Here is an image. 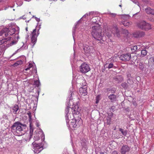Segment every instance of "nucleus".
<instances>
[{"label":"nucleus","mask_w":154,"mask_h":154,"mask_svg":"<svg viewBox=\"0 0 154 154\" xmlns=\"http://www.w3.org/2000/svg\"><path fill=\"white\" fill-rule=\"evenodd\" d=\"M146 13L149 14H151L154 15V9H152L150 8H148L145 9Z\"/></svg>","instance_id":"f3484780"},{"label":"nucleus","mask_w":154,"mask_h":154,"mask_svg":"<svg viewBox=\"0 0 154 154\" xmlns=\"http://www.w3.org/2000/svg\"><path fill=\"white\" fill-rule=\"evenodd\" d=\"M136 14H134V15H133V16H134Z\"/></svg>","instance_id":"5fc2aeb1"},{"label":"nucleus","mask_w":154,"mask_h":154,"mask_svg":"<svg viewBox=\"0 0 154 154\" xmlns=\"http://www.w3.org/2000/svg\"><path fill=\"white\" fill-rule=\"evenodd\" d=\"M115 107L114 106H113L111 107V109H112V111H113V110H114L115 109Z\"/></svg>","instance_id":"c03bdc74"},{"label":"nucleus","mask_w":154,"mask_h":154,"mask_svg":"<svg viewBox=\"0 0 154 154\" xmlns=\"http://www.w3.org/2000/svg\"><path fill=\"white\" fill-rule=\"evenodd\" d=\"M137 33V36H135L134 35V36L138 37H142L144 35V33L143 32H137L136 33Z\"/></svg>","instance_id":"b1692460"},{"label":"nucleus","mask_w":154,"mask_h":154,"mask_svg":"<svg viewBox=\"0 0 154 154\" xmlns=\"http://www.w3.org/2000/svg\"><path fill=\"white\" fill-rule=\"evenodd\" d=\"M150 59L152 60V61L154 63V57H151L150 58Z\"/></svg>","instance_id":"a19ab883"},{"label":"nucleus","mask_w":154,"mask_h":154,"mask_svg":"<svg viewBox=\"0 0 154 154\" xmlns=\"http://www.w3.org/2000/svg\"><path fill=\"white\" fill-rule=\"evenodd\" d=\"M34 85L37 87H38L40 85V82L37 80L35 81L34 83Z\"/></svg>","instance_id":"c85d7f7f"},{"label":"nucleus","mask_w":154,"mask_h":154,"mask_svg":"<svg viewBox=\"0 0 154 154\" xmlns=\"http://www.w3.org/2000/svg\"><path fill=\"white\" fill-rule=\"evenodd\" d=\"M132 1L133 3H135L137 5H139V3L138 2V1L136 0H132Z\"/></svg>","instance_id":"72a5a7b5"},{"label":"nucleus","mask_w":154,"mask_h":154,"mask_svg":"<svg viewBox=\"0 0 154 154\" xmlns=\"http://www.w3.org/2000/svg\"><path fill=\"white\" fill-rule=\"evenodd\" d=\"M112 33L115 34L117 36L119 37V31L117 26H114L112 28Z\"/></svg>","instance_id":"4468645a"},{"label":"nucleus","mask_w":154,"mask_h":154,"mask_svg":"<svg viewBox=\"0 0 154 154\" xmlns=\"http://www.w3.org/2000/svg\"><path fill=\"white\" fill-rule=\"evenodd\" d=\"M88 16V14H85V15H84L83 17H86L87 16Z\"/></svg>","instance_id":"09e8293b"},{"label":"nucleus","mask_w":154,"mask_h":154,"mask_svg":"<svg viewBox=\"0 0 154 154\" xmlns=\"http://www.w3.org/2000/svg\"><path fill=\"white\" fill-rule=\"evenodd\" d=\"M111 14L112 16V17H114L116 16V14L114 13H111Z\"/></svg>","instance_id":"4c0bfd02"},{"label":"nucleus","mask_w":154,"mask_h":154,"mask_svg":"<svg viewBox=\"0 0 154 154\" xmlns=\"http://www.w3.org/2000/svg\"><path fill=\"white\" fill-rule=\"evenodd\" d=\"M90 70L88 65L86 63H82L80 66V71L83 73H86Z\"/></svg>","instance_id":"6e6552de"},{"label":"nucleus","mask_w":154,"mask_h":154,"mask_svg":"<svg viewBox=\"0 0 154 154\" xmlns=\"http://www.w3.org/2000/svg\"><path fill=\"white\" fill-rule=\"evenodd\" d=\"M91 30L92 35L96 41H99V42L100 43H103L104 41V35L99 25L95 24L92 26Z\"/></svg>","instance_id":"f03ea898"},{"label":"nucleus","mask_w":154,"mask_h":154,"mask_svg":"<svg viewBox=\"0 0 154 154\" xmlns=\"http://www.w3.org/2000/svg\"><path fill=\"white\" fill-rule=\"evenodd\" d=\"M13 10L14 11L15 10L14 9H13Z\"/></svg>","instance_id":"bf43d9fd"},{"label":"nucleus","mask_w":154,"mask_h":154,"mask_svg":"<svg viewBox=\"0 0 154 154\" xmlns=\"http://www.w3.org/2000/svg\"><path fill=\"white\" fill-rule=\"evenodd\" d=\"M119 6H120V7H121V6H122L121 5H120Z\"/></svg>","instance_id":"6e6d98bb"},{"label":"nucleus","mask_w":154,"mask_h":154,"mask_svg":"<svg viewBox=\"0 0 154 154\" xmlns=\"http://www.w3.org/2000/svg\"><path fill=\"white\" fill-rule=\"evenodd\" d=\"M130 150V148L127 145H124L122 146L121 152L122 154H126V153Z\"/></svg>","instance_id":"9b49d317"},{"label":"nucleus","mask_w":154,"mask_h":154,"mask_svg":"<svg viewBox=\"0 0 154 154\" xmlns=\"http://www.w3.org/2000/svg\"><path fill=\"white\" fill-rule=\"evenodd\" d=\"M88 16V14H85V15H84L83 17H86L87 16Z\"/></svg>","instance_id":"de8ad7c7"},{"label":"nucleus","mask_w":154,"mask_h":154,"mask_svg":"<svg viewBox=\"0 0 154 154\" xmlns=\"http://www.w3.org/2000/svg\"><path fill=\"white\" fill-rule=\"evenodd\" d=\"M131 58V54L129 53L122 54L119 57V59L121 60L124 61H129Z\"/></svg>","instance_id":"9d476101"},{"label":"nucleus","mask_w":154,"mask_h":154,"mask_svg":"<svg viewBox=\"0 0 154 154\" xmlns=\"http://www.w3.org/2000/svg\"><path fill=\"white\" fill-rule=\"evenodd\" d=\"M2 1V0H0V2H1Z\"/></svg>","instance_id":"680f3d73"},{"label":"nucleus","mask_w":154,"mask_h":154,"mask_svg":"<svg viewBox=\"0 0 154 154\" xmlns=\"http://www.w3.org/2000/svg\"><path fill=\"white\" fill-rule=\"evenodd\" d=\"M36 126H37V127H38L39 126V124L38 123H36Z\"/></svg>","instance_id":"603ef678"},{"label":"nucleus","mask_w":154,"mask_h":154,"mask_svg":"<svg viewBox=\"0 0 154 154\" xmlns=\"http://www.w3.org/2000/svg\"><path fill=\"white\" fill-rule=\"evenodd\" d=\"M119 130L124 136H126L127 134V132L126 130L124 131L123 129L121 128H119Z\"/></svg>","instance_id":"393cba45"},{"label":"nucleus","mask_w":154,"mask_h":154,"mask_svg":"<svg viewBox=\"0 0 154 154\" xmlns=\"http://www.w3.org/2000/svg\"><path fill=\"white\" fill-rule=\"evenodd\" d=\"M142 45H137V46H132L131 47V50L132 51V52H134L136 51L139 50L140 47H142L143 46Z\"/></svg>","instance_id":"2eb2a0df"},{"label":"nucleus","mask_w":154,"mask_h":154,"mask_svg":"<svg viewBox=\"0 0 154 154\" xmlns=\"http://www.w3.org/2000/svg\"><path fill=\"white\" fill-rule=\"evenodd\" d=\"M112 154H117V152L116 151H114L113 152H112Z\"/></svg>","instance_id":"79ce46f5"},{"label":"nucleus","mask_w":154,"mask_h":154,"mask_svg":"<svg viewBox=\"0 0 154 154\" xmlns=\"http://www.w3.org/2000/svg\"><path fill=\"white\" fill-rule=\"evenodd\" d=\"M127 17H129V16H127Z\"/></svg>","instance_id":"4d7b16f0"},{"label":"nucleus","mask_w":154,"mask_h":154,"mask_svg":"<svg viewBox=\"0 0 154 154\" xmlns=\"http://www.w3.org/2000/svg\"><path fill=\"white\" fill-rule=\"evenodd\" d=\"M83 49L86 53H89L90 51V48L88 45L84 46L83 47Z\"/></svg>","instance_id":"6ab92c4d"},{"label":"nucleus","mask_w":154,"mask_h":154,"mask_svg":"<svg viewBox=\"0 0 154 154\" xmlns=\"http://www.w3.org/2000/svg\"><path fill=\"white\" fill-rule=\"evenodd\" d=\"M123 33L127 35L128 34V32L127 30L124 29L123 31Z\"/></svg>","instance_id":"473e14b6"},{"label":"nucleus","mask_w":154,"mask_h":154,"mask_svg":"<svg viewBox=\"0 0 154 154\" xmlns=\"http://www.w3.org/2000/svg\"><path fill=\"white\" fill-rule=\"evenodd\" d=\"M29 13L30 14V13H31V12H29Z\"/></svg>","instance_id":"052dcab7"},{"label":"nucleus","mask_w":154,"mask_h":154,"mask_svg":"<svg viewBox=\"0 0 154 154\" xmlns=\"http://www.w3.org/2000/svg\"><path fill=\"white\" fill-rule=\"evenodd\" d=\"M39 30H37L36 29H34L32 33L31 42L33 43V46L35 44L37 41V38L39 34Z\"/></svg>","instance_id":"0eeeda50"},{"label":"nucleus","mask_w":154,"mask_h":154,"mask_svg":"<svg viewBox=\"0 0 154 154\" xmlns=\"http://www.w3.org/2000/svg\"><path fill=\"white\" fill-rule=\"evenodd\" d=\"M106 35L108 37V38H110L111 36V33H106Z\"/></svg>","instance_id":"e433bc0d"},{"label":"nucleus","mask_w":154,"mask_h":154,"mask_svg":"<svg viewBox=\"0 0 154 154\" xmlns=\"http://www.w3.org/2000/svg\"><path fill=\"white\" fill-rule=\"evenodd\" d=\"M25 70L27 71L28 70H30L31 73L34 72H37L36 68L35 65V64L32 62H29L28 65V67L25 69Z\"/></svg>","instance_id":"1a4fd4ad"},{"label":"nucleus","mask_w":154,"mask_h":154,"mask_svg":"<svg viewBox=\"0 0 154 154\" xmlns=\"http://www.w3.org/2000/svg\"><path fill=\"white\" fill-rule=\"evenodd\" d=\"M139 68L141 70H143L144 66V64L141 62H140L139 64Z\"/></svg>","instance_id":"cd10ccee"},{"label":"nucleus","mask_w":154,"mask_h":154,"mask_svg":"<svg viewBox=\"0 0 154 154\" xmlns=\"http://www.w3.org/2000/svg\"><path fill=\"white\" fill-rule=\"evenodd\" d=\"M125 83H123L122 84V85L123 87H125Z\"/></svg>","instance_id":"8fccbe9b"},{"label":"nucleus","mask_w":154,"mask_h":154,"mask_svg":"<svg viewBox=\"0 0 154 154\" xmlns=\"http://www.w3.org/2000/svg\"><path fill=\"white\" fill-rule=\"evenodd\" d=\"M35 18L36 21H37L38 22H39L40 20L39 18H37L36 17H35Z\"/></svg>","instance_id":"58836bf2"},{"label":"nucleus","mask_w":154,"mask_h":154,"mask_svg":"<svg viewBox=\"0 0 154 154\" xmlns=\"http://www.w3.org/2000/svg\"><path fill=\"white\" fill-rule=\"evenodd\" d=\"M71 103H72V100H71L70 99L68 103L67 107L65 109L66 121L67 123H69L70 120H72L70 123V125L74 128H76L78 126H79L82 123V121L81 120L74 119L73 118H74V116L72 115H70V116H69L70 113L69 112L70 109V107L69 106L71 105Z\"/></svg>","instance_id":"f257e3e1"},{"label":"nucleus","mask_w":154,"mask_h":154,"mask_svg":"<svg viewBox=\"0 0 154 154\" xmlns=\"http://www.w3.org/2000/svg\"><path fill=\"white\" fill-rule=\"evenodd\" d=\"M22 62H23L21 60L18 61L14 63V65L15 66H17L21 64L22 63Z\"/></svg>","instance_id":"bb28decb"},{"label":"nucleus","mask_w":154,"mask_h":154,"mask_svg":"<svg viewBox=\"0 0 154 154\" xmlns=\"http://www.w3.org/2000/svg\"><path fill=\"white\" fill-rule=\"evenodd\" d=\"M29 117V122L30 123L29 124V126H30V138L31 137L32 135V132L33 131V130L32 129V119L31 118V116H30V117Z\"/></svg>","instance_id":"dca6fc26"},{"label":"nucleus","mask_w":154,"mask_h":154,"mask_svg":"<svg viewBox=\"0 0 154 154\" xmlns=\"http://www.w3.org/2000/svg\"><path fill=\"white\" fill-rule=\"evenodd\" d=\"M87 87L85 86L84 87H81L79 89V92L83 96H85L87 94Z\"/></svg>","instance_id":"f8f14e48"},{"label":"nucleus","mask_w":154,"mask_h":154,"mask_svg":"<svg viewBox=\"0 0 154 154\" xmlns=\"http://www.w3.org/2000/svg\"><path fill=\"white\" fill-rule=\"evenodd\" d=\"M86 83L85 80H83L82 82V84H81L82 86V87H84L85 86H86Z\"/></svg>","instance_id":"c756f323"},{"label":"nucleus","mask_w":154,"mask_h":154,"mask_svg":"<svg viewBox=\"0 0 154 154\" xmlns=\"http://www.w3.org/2000/svg\"><path fill=\"white\" fill-rule=\"evenodd\" d=\"M27 114L28 116L29 117H30V116H31V112H29L27 113Z\"/></svg>","instance_id":"ea45409f"},{"label":"nucleus","mask_w":154,"mask_h":154,"mask_svg":"<svg viewBox=\"0 0 154 154\" xmlns=\"http://www.w3.org/2000/svg\"><path fill=\"white\" fill-rule=\"evenodd\" d=\"M114 66L113 64L112 63L108 64L106 63L104 66L105 68H108L109 69L113 68Z\"/></svg>","instance_id":"aec40b11"},{"label":"nucleus","mask_w":154,"mask_h":154,"mask_svg":"<svg viewBox=\"0 0 154 154\" xmlns=\"http://www.w3.org/2000/svg\"><path fill=\"white\" fill-rule=\"evenodd\" d=\"M78 104V102L77 103H74L72 107L71 108L72 114L70 113L69 116L70 115H72L74 116V115H78L81 109L79 107Z\"/></svg>","instance_id":"39448f33"},{"label":"nucleus","mask_w":154,"mask_h":154,"mask_svg":"<svg viewBox=\"0 0 154 154\" xmlns=\"http://www.w3.org/2000/svg\"><path fill=\"white\" fill-rule=\"evenodd\" d=\"M100 154H104V153L103 152H100Z\"/></svg>","instance_id":"864d4df0"},{"label":"nucleus","mask_w":154,"mask_h":154,"mask_svg":"<svg viewBox=\"0 0 154 154\" xmlns=\"http://www.w3.org/2000/svg\"><path fill=\"white\" fill-rule=\"evenodd\" d=\"M2 50L1 48H0V56L2 54Z\"/></svg>","instance_id":"49530a36"},{"label":"nucleus","mask_w":154,"mask_h":154,"mask_svg":"<svg viewBox=\"0 0 154 154\" xmlns=\"http://www.w3.org/2000/svg\"><path fill=\"white\" fill-rule=\"evenodd\" d=\"M137 26L140 29L145 30H148L152 29L151 25L144 21L139 22L137 23Z\"/></svg>","instance_id":"7ed1b4c3"},{"label":"nucleus","mask_w":154,"mask_h":154,"mask_svg":"<svg viewBox=\"0 0 154 154\" xmlns=\"http://www.w3.org/2000/svg\"><path fill=\"white\" fill-rule=\"evenodd\" d=\"M8 31V28H5L3 30L0 31V36L2 35L4 33H5V32H7Z\"/></svg>","instance_id":"a878e982"},{"label":"nucleus","mask_w":154,"mask_h":154,"mask_svg":"<svg viewBox=\"0 0 154 154\" xmlns=\"http://www.w3.org/2000/svg\"><path fill=\"white\" fill-rule=\"evenodd\" d=\"M147 51L146 50H141V57H143L145 56L147 54Z\"/></svg>","instance_id":"4be33fe9"},{"label":"nucleus","mask_w":154,"mask_h":154,"mask_svg":"<svg viewBox=\"0 0 154 154\" xmlns=\"http://www.w3.org/2000/svg\"><path fill=\"white\" fill-rule=\"evenodd\" d=\"M99 100H96V103H98V102H99Z\"/></svg>","instance_id":"3c124183"},{"label":"nucleus","mask_w":154,"mask_h":154,"mask_svg":"<svg viewBox=\"0 0 154 154\" xmlns=\"http://www.w3.org/2000/svg\"><path fill=\"white\" fill-rule=\"evenodd\" d=\"M16 43L14 41H13L11 43V45H14Z\"/></svg>","instance_id":"37998d69"},{"label":"nucleus","mask_w":154,"mask_h":154,"mask_svg":"<svg viewBox=\"0 0 154 154\" xmlns=\"http://www.w3.org/2000/svg\"><path fill=\"white\" fill-rule=\"evenodd\" d=\"M19 109V107L17 105H15L13 107L12 109L13 110V112L16 114L17 113V112Z\"/></svg>","instance_id":"412c9836"},{"label":"nucleus","mask_w":154,"mask_h":154,"mask_svg":"<svg viewBox=\"0 0 154 154\" xmlns=\"http://www.w3.org/2000/svg\"><path fill=\"white\" fill-rule=\"evenodd\" d=\"M76 28V25H75L73 27V31H72L73 35L74 33V30Z\"/></svg>","instance_id":"f704fd0d"},{"label":"nucleus","mask_w":154,"mask_h":154,"mask_svg":"<svg viewBox=\"0 0 154 154\" xmlns=\"http://www.w3.org/2000/svg\"><path fill=\"white\" fill-rule=\"evenodd\" d=\"M26 125H22L19 122L15 123L11 127L12 129L13 130H16V131L17 133L23 130L24 127Z\"/></svg>","instance_id":"20e7f679"},{"label":"nucleus","mask_w":154,"mask_h":154,"mask_svg":"<svg viewBox=\"0 0 154 154\" xmlns=\"http://www.w3.org/2000/svg\"><path fill=\"white\" fill-rule=\"evenodd\" d=\"M40 139V136L38 133H36L35 134L34 136V139L35 141H37L39 140Z\"/></svg>","instance_id":"5701e85b"},{"label":"nucleus","mask_w":154,"mask_h":154,"mask_svg":"<svg viewBox=\"0 0 154 154\" xmlns=\"http://www.w3.org/2000/svg\"><path fill=\"white\" fill-rule=\"evenodd\" d=\"M4 42V41L2 40L0 41V43H1V44H3Z\"/></svg>","instance_id":"a18cd8bd"},{"label":"nucleus","mask_w":154,"mask_h":154,"mask_svg":"<svg viewBox=\"0 0 154 154\" xmlns=\"http://www.w3.org/2000/svg\"><path fill=\"white\" fill-rule=\"evenodd\" d=\"M100 95H98L96 97V100H98L99 101L100 99Z\"/></svg>","instance_id":"c9c22d12"},{"label":"nucleus","mask_w":154,"mask_h":154,"mask_svg":"<svg viewBox=\"0 0 154 154\" xmlns=\"http://www.w3.org/2000/svg\"><path fill=\"white\" fill-rule=\"evenodd\" d=\"M26 30L27 31V29H26Z\"/></svg>","instance_id":"13d9d810"},{"label":"nucleus","mask_w":154,"mask_h":154,"mask_svg":"<svg viewBox=\"0 0 154 154\" xmlns=\"http://www.w3.org/2000/svg\"><path fill=\"white\" fill-rule=\"evenodd\" d=\"M97 18L96 17H93L92 19V21L93 23H95L97 21Z\"/></svg>","instance_id":"7c9ffc66"},{"label":"nucleus","mask_w":154,"mask_h":154,"mask_svg":"<svg viewBox=\"0 0 154 154\" xmlns=\"http://www.w3.org/2000/svg\"><path fill=\"white\" fill-rule=\"evenodd\" d=\"M15 29L14 28H12L11 29H10V30H9L8 29V31L7 32H5V35L6 37L8 36H11L15 33Z\"/></svg>","instance_id":"ddd939ff"},{"label":"nucleus","mask_w":154,"mask_h":154,"mask_svg":"<svg viewBox=\"0 0 154 154\" xmlns=\"http://www.w3.org/2000/svg\"><path fill=\"white\" fill-rule=\"evenodd\" d=\"M32 147L34 149V151L35 153H38L42 149V145L40 144H37L34 142L32 143Z\"/></svg>","instance_id":"423d86ee"},{"label":"nucleus","mask_w":154,"mask_h":154,"mask_svg":"<svg viewBox=\"0 0 154 154\" xmlns=\"http://www.w3.org/2000/svg\"><path fill=\"white\" fill-rule=\"evenodd\" d=\"M109 99L111 102H113L116 100V96L112 94L108 96Z\"/></svg>","instance_id":"a211bd4d"},{"label":"nucleus","mask_w":154,"mask_h":154,"mask_svg":"<svg viewBox=\"0 0 154 154\" xmlns=\"http://www.w3.org/2000/svg\"><path fill=\"white\" fill-rule=\"evenodd\" d=\"M123 24L124 26H129L130 25V23L128 22H124V23H123Z\"/></svg>","instance_id":"2f4dec72"}]
</instances>
